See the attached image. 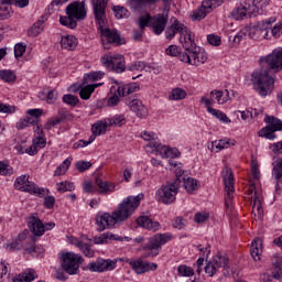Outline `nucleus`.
Masks as SVG:
<instances>
[{
  "label": "nucleus",
  "mask_w": 282,
  "mask_h": 282,
  "mask_svg": "<svg viewBox=\"0 0 282 282\" xmlns=\"http://www.w3.org/2000/svg\"><path fill=\"white\" fill-rule=\"evenodd\" d=\"M180 61H182V63H188L189 65L199 67V65H204V63L208 61V53L197 46L195 50L189 51L188 53L180 54Z\"/></svg>",
  "instance_id": "9d476101"
},
{
  "label": "nucleus",
  "mask_w": 282,
  "mask_h": 282,
  "mask_svg": "<svg viewBox=\"0 0 282 282\" xmlns=\"http://www.w3.org/2000/svg\"><path fill=\"white\" fill-rule=\"evenodd\" d=\"M208 113H210L212 116L220 120V122H224L225 124H228L230 122V118H228L226 113L221 112V110L212 108L209 109Z\"/></svg>",
  "instance_id": "c03bdc74"
},
{
  "label": "nucleus",
  "mask_w": 282,
  "mask_h": 282,
  "mask_svg": "<svg viewBox=\"0 0 282 282\" xmlns=\"http://www.w3.org/2000/svg\"><path fill=\"white\" fill-rule=\"evenodd\" d=\"M43 20H37L28 31L29 36H39V34H41V32H43Z\"/></svg>",
  "instance_id": "58836bf2"
},
{
  "label": "nucleus",
  "mask_w": 282,
  "mask_h": 282,
  "mask_svg": "<svg viewBox=\"0 0 282 282\" xmlns=\"http://www.w3.org/2000/svg\"><path fill=\"white\" fill-rule=\"evenodd\" d=\"M14 186L18 191H23L24 193H30L31 195H37L40 197H45L46 189L43 187H37L35 183L30 182L28 175L18 177L14 182Z\"/></svg>",
  "instance_id": "1a4fd4ad"
},
{
  "label": "nucleus",
  "mask_w": 282,
  "mask_h": 282,
  "mask_svg": "<svg viewBox=\"0 0 282 282\" xmlns=\"http://www.w3.org/2000/svg\"><path fill=\"white\" fill-rule=\"evenodd\" d=\"M240 9H242L248 17H252V14L257 13V7H254V0H241L238 4Z\"/></svg>",
  "instance_id": "f704fd0d"
},
{
  "label": "nucleus",
  "mask_w": 282,
  "mask_h": 282,
  "mask_svg": "<svg viewBox=\"0 0 282 282\" xmlns=\"http://www.w3.org/2000/svg\"><path fill=\"white\" fill-rule=\"evenodd\" d=\"M207 42L209 45H214V47H219L221 45V37L216 34H209L207 35Z\"/></svg>",
  "instance_id": "e2e57ef3"
},
{
  "label": "nucleus",
  "mask_w": 282,
  "mask_h": 282,
  "mask_svg": "<svg viewBox=\"0 0 282 282\" xmlns=\"http://www.w3.org/2000/svg\"><path fill=\"white\" fill-rule=\"evenodd\" d=\"M166 54L167 56H177L180 59V54H184L182 52H180V47H177V45L172 44L166 48Z\"/></svg>",
  "instance_id": "69168bd1"
},
{
  "label": "nucleus",
  "mask_w": 282,
  "mask_h": 282,
  "mask_svg": "<svg viewBox=\"0 0 282 282\" xmlns=\"http://www.w3.org/2000/svg\"><path fill=\"white\" fill-rule=\"evenodd\" d=\"M61 259V268H63L66 274L69 275L78 274V270H80V263L85 261L83 256L76 254L74 252L63 253Z\"/></svg>",
  "instance_id": "0eeeda50"
},
{
  "label": "nucleus",
  "mask_w": 282,
  "mask_h": 282,
  "mask_svg": "<svg viewBox=\"0 0 282 282\" xmlns=\"http://www.w3.org/2000/svg\"><path fill=\"white\" fill-rule=\"evenodd\" d=\"M253 6L256 8V12H259V10H265L268 6H270V0H253Z\"/></svg>",
  "instance_id": "0e129e2a"
},
{
  "label": "nucleus",
  "mask_w": 282,
  "mask_h": 282,
  "mask_svg": "<svg viewBox=\"0 0 282 282\" xmlns=\"http://www.w3.org/2000/svg\"><path fill=\"white\" fill-rule=\"evenodd\" d=\"M28 227L34 237H43L45 230H53L56 224L51 221L43 225V221H41L39 217L31 216L28 218Z\"/></svg>",
  "instance_id": "ddd939ff"
},
{
  "label": "nucleus",
  "mask_w": 282,
  "mask_h": 282,
  "mask_svg": "<svg viewBox=\"0 0 282 282\" xmlns=\"http://www.w3.org/2000/svg\"><path fill=\"white\" fill-rule=\"evenodd\" d=\"M170 171H174L176 177L175 180H180L182 175H184V170L182 169V163L177 164L173 161H170Z\"/></svg>",
  "instance_id": "603ef678"
},
{
  "label": "nucleus",
  "mask_w": 282,
  "mask_h": 282,
  "mask_svg": "<svg viewBox=\"0 0 282 282\" xmlns=\"http://www.w3.org/2000/svg\"><path fill=\"white\" fill-rule=\"evenodd\" d=\"M130 265L137 274H144L145 272H151V270H158V263L148 262L142 259L131 261Z\"/></svg>",
  "instance_id": "412c9836"
},
{
  "label": "nucleus",
  "mask_w": 282,
  "mask_h": 282,
  "mask_svg": "<svg viewBox=\"0 0 282 282\" xmlns=\"http://www.w3.org/2000/svg\"><path fill=\"white\" fill-rule=\"evenodd\" d=\"M93 91H94V87H91L90 85H87L84 88H82L79 91V96L82 100H89V98H91Z\"/></svg>",
  "instance_id": "4d7b16f0"
},
{
  "label": "nucleus",
  "mask_w": 282,
  "mask_h": 282,
  "mask_svg": "<svg viewBox=\"0 0 282 282\" xmlns=\"http://www.w3.org/2000/svg\"><path fill=\"white\" fill-rule=\"evenodd\" d=\"M186 98V90L175 88L170 93V100H184Z\"/></svg>",
  "instance_id": "49530a36"
},
{
  "label": "nucleus",
  "mask_w": 282,
  "mask_h": 282,
  "mask_svg": "<svg viewBox=\"0 0 282 282\" xmlns=\"http://www.w3.org/2000/svg\"><path fill=\"white\" fill-rule=\"evenodd\" d=\"M63 102H65V105H69L70 107H76L79 102V99L75 95H64Z\"/></svg>",
  "instance_id": "13d9d810"
},
{
  "label": "nucleus",
  "mask_w": 282,
  "mask_h": 282,
  "mask_svg": "<svg viewBox=\"0 0 282 282\" xmlns=\"http://www.w3.org/2000/svg\"><path fill=\"white\" fill-rule=\"evenodd\" d=\"M229 262L230 260L228 259V257L218 253L213 258L212 261L206 264L205 272L209 276H215L217 274V270H219V268H224V275L226 276L228 275V270L230 269V267L228 265Z\"/></svg>",
  "instance_id": "9b49d317"
},
{
  "label": "nucleus",
  "mask_w": 282,
  "mask_h": 282,
  "mask_svg": "<svg viewBox=\"0 0 282 282\" xmlns=\"http://www.w3.org/2000/svg\"><path fill=\"white\" fill-rule=\"evenodd\" d=\"M172 24L166 29L165 31V37L171 40L175 37V34H184L188 28L184 25V23L180 22V20L172 18L171 19Z\"/></svg>",
  "instance_id": "4be33fe9"
},
{
  "label": "nucleus",
  "mask_w": 282,
  "mask_h": 282,
  "mask_svg": "<svg viewBox=\"0 0 282 282\" xmlns=\"http://www.w3.org/2000/svg\"><path fill=\"white\" fill-rule=\"evenodd\" d=\"M66 14L59 18L61 25L69 30H76L78 23L76 21H85L87 19V10L85 2L75 1L66 7Z\"/></svg>",
  "instance_id": "39448f33"
},
{
  "label": "nucleus",
  "mask_w": 282,
  "mask_h": 282,
  "mask_svg": "<svg viewBox=\"0 0 282 282\" xmlns=\"http://www.w3.org/2000/svg\"><path fill=\"white\" fill-rule=\"evenodd\" d=\"M223 180L225 184V206L226 208H230V204L235 197V175L232 174V170L230 167H224L223 170Z\"/></svg>",
  "instance_id": "f8f14e48"
},
{
  "label": "nucleus",
  "mask_w": 282,
  "mask_h": 282,
  "mask_svg": "<svg viewBox=\"0 0 282 282\" xmlns=\"http://www.w3.org/2000/svg\"><path fill=\"white\" fill-rule=\"evenodd\" d=\"M57 191L59 193H67L74 191V183H69L67 181L57 183Z\"/></svg>",
  "instance_id": "6e6d98bb"
},
{
  "label": "nucleus",
  "mask_w": 282,
  "mask_h": 282,
  "mask_svg": "<svg viewBox=\"0 0 282 282\" xmlns=\"http://www.w3.org/2000/svg\"><path fill=\"white\" fill-rule=\"evenodd\" d=\"M261 252H263V243L260 238H256L251 242V251L250 254L253 261H261Z\"/></svg>",
  "instance_id": "a878e982"
},
{
  "label": "nucleus",
  "mask_w": 282,
  "mask_h": 282,
  "mask_svg": "<svg viewBox=\"0 0 282 282\" xmlns=\"http://www.w3.org/2000/svg\"><path fill=\"white\" fill-rule=\"evenodd\" d=\"M129 72H143L147 69V63L144 62H134L128 66Z\"/></svg>",
  "instance_id": "bf43d9fd"
},
{
  "label": "nucleus",
  "mask_w": 282,
  "mask_h": 282,
  "mask_svg": "<svg viewBox=\"0 0 282 282\" xmlns=\"http://www.w3.org/2000/svg\"><path fill=\"white\" fill-rule=\"evenodd\" d=\"M0 175H12V166L3 161H0Z\"/></svg>",
  "instance_id": "338daca9"
},
{
  "label": "nucleus",
  "mask_w": 282,
  "mask_h": 282,
  "mask_svg": "<svg viewBox=\"0 0 282 282\" xmlns=\"http://www.w3.org/2000/svg\"><path fill=\"white\" fill-rule=\"evenodd\" d=\"M140 89V86H138V84H127V85H122L119 86L117 88V94L118 96H130V94H135V91H138Z\"/></svg>",
  "instance_id": "c756f323"
},
{
  "label": "nucleus",
  "mask_w": 282,
  "mask_h": 282,
  "mask_svg": "<svg viewBox=\"0 0 282 282\" xmlns=\"http://www.w3.org/2000/svg\"><path fill=\"white\" fill-rule=\"evenodd\" d=\"M69 166H72V160L66 159L61 165L57 166V169L54 172V175L55 176L65 175Z\"/></svg>",
  "instance_id": "37998d69"
},
{
  "label": "nucleus",
  "mask_w": 282,
  "mask_h": 282,
  "mask_svg": "<svg viewBox=\"0 0 282 282\" xmlns=\"http://www.w3.org/2000/svg\"><path fill=\"white\" fill-rule=\"evenodd\" d=\"M226 96H224L223 90H212L210 96H215L218 105H226L227 100H230V93L228 89L225 90Z\"/></svg>",
  "instance_id": "4c0bfd02"
},
{
  "label": "nucleus",
  "mask_w": 282,
  "mask_h": 282,
  "mask_svg": "<svg viewBox=\"0 0 282 282\" xmlns=\"http://www.w3.org/2000/svg\"><path fill=\"white\" fill-rule=\"evenodd\" d=\"M184 180V186L185 191L187 193H193V191H197L199 188V182L193 177L183 178Z\"/></svg>",
  "instance_id": "a19ab883"
},
{
  "label": "nucleus",
  "mask_w": 282,
  "mask_h": 282,
  "mask_svg": "<svg viewBox=\"0 0 282 282\" xmlns=\"http://www.w3.org/2000/svg\"><path fill=\"white\" fill-rule=\"evenodd\" d=\"M61 45L64 50L74 51L78 45V39L74 35H65L61 40Z\"/></svg>",
  "instance_id": "cd10ccee"
},
{
  "label": "nucleus",
  "mask_w": 282,
  "mask_h": 282,
  "mask_svg": "<svg viewBox=\"0 0 282 282\" xmlns=\"http://www.w3.org/2000/svg\"><path fill=\"white\" fill-rule=\"evenodd\" d=\"M253 219H263V206L261 205V200L256 196L252 203V213Z\"/></svg>",
  "instance_id": "473e14b6"
},
{
  "label": "nucleus",
  "mask_w": 282,
  "mask_h": 282,
  "mask_svg": "<svg viewBox=\"0 0 282 282\" xmlns=\"http://www.w3.org/2000/svg\"><path fill=\"white\" fill-rule=\"evenodd\" d=\"M116 19H127L129 17V10L124 7L116 6L112 8Z\"/></svg>",
  "instance_id": "8fccbe9b"
},
{
  "label": "nucleus",
  "mask_w": 282,
  "mask_h": 282,
  "mask_svg": "<svg viewBox=\"0 0 282 282\" xmlns=\"http://www.w3.org/2000/svg\"><path fill=\"white\" fill-rule=\"evenodd\" d=\"M165 4H171L173 0H162ZM128 3L132 10H142L144 6H153L158 3V0H128Z\"/></svg>",
  "instance_id": "393cba45"
},
{
  "label": "nucleus",
  "mask_w": 282,
  "mask_h": 282,
  "mask_svg": "<svg viewBox=\"0 0 282 282\" xmlns=\"http://www.w3.org/2000/svg\"><path fill=\"white\" fill-rule=\"evenodd\" d=\"M126 105L135 113L137 118H147L149 116V109L140 99H127Z\"/></svg>",
  "instance_id": "6ab92c4d"
},
{
  "label": "nucleus",
  "mask_w": 282,
  "mask_h": 282,
  "mask_svg": "<svg viewBox=\"0 0 282 282\" xmlns=\"http://www.w3.org/2000/svg\"><path fill=\"white\" fill-rule=\"evenodd\" d=\"M25 50H26V46L21 44V43H18L14 45V56L15 58H21V56H23V54H25Z\"/></svg>",
  "instance_id": "774afa93"
},
{
  "label": "nucleus",
  "mask_w": 282,
  "mask_h": 282,
  "mask_svg": "<svg viewBox=\"0 0 282 282\" xmlns=\"http://www.w3.org/2000/svg\"><path fill=\"white\" fill-rule=\"evenodd\" d=\"M229 17H231V19H235L236 21H242V19H246L248 14L238 4L237 8L230 12Z\"/></svg>",
  "instance_id": "a18cd8bd"
},
{
  "label": "nucleus",
  "mask_w": 282,
  "mask_h": 282,
  "mask_svg": "<svg viewBox=\"0 0 282 282\" xmlns=\"http://www.w3.org/2000/svg\"><path fill=\"white\" fill-rule=\"evenodd\" d=\"M80 252H83L84 256L88 257L89 259H91V257H94V254H96V251H94V249H91V245L84 242L83 247H80Z\"/></svg>",
  "instance_id": "052dcab7"
},
{
  "label": "nucleus",
  "mask_w": 282,
  "mask_h": 282,
  "mask_svg": "<svg viewBox=\"0 0 282 282\" xmlns=\"http://www.w3.org/2000/svg\"><path fill=\"white\" fill-rule=\"evenodd\" d=\"M36 237H39V236H34V234H32V235H29V238L28 239H31V243H26L25 246H24V250H25V252H29V254H32V252H36Z\"/></svg>",
  "instance_id": "864d4df0"
},
{
  "label": "nucleus",
  "mask_w": 282,
  "mask_h": 282,
  "mask_svg": "<svg viewBox=\"0 0 282 282\" xmlns=\"http://www.w3.org/2000/svg\"><path fill=\"white\" fill-rule=\"evenodd\" d=\"M169 23V14L159 13L151 19L150 28L154 34L160 35L164 30H166V24Z\"/></svg>",
  "instance_id": "f3484780"
},
{
  "label": "nucleus",
  "mask_w": 282,
  "mask_h": 282,
  "mask_svg": "<svg viewBox=\"0 0 282 282\" xmlns=\"http://www.w3.org/2000/svg\"><path fill=\"white\" fill-rule=\"evenodd\" d=\"M1 6H15L17 8H26L30 0H0Z\"/></svg>",
  "instance_id": "79ce46f5"
},
{
  "label": "nucleus",
  "mask_w": 282,
  "mask_h": 282,
  "mask_svg": "<svg viewBox=\"0 0 282 282\" xmlns=\"http://www.w3.org/2000/svg\"><path fill=\"white\" fill-rule=\"evenodd\" d=\"M272 265L274 267L272 275L270 273H264L262 275L263 282H270L272 279H276L278 281L282 282V257L279 254H275L271 259Z\"/></svg>",
  "instance_id": "2eb2a0df"
},
{
  "label": "nucleus",
  "mask_w": 282,
  "mask_h": 282,
  "mask_svg": "<svg viewBox=\"0 0 282 282\" xmlns=\"http://www.w3.org/2000/svg\"><path fill=\"white\" fill-rule=\"evenodd\" d=\"M34 279H39V274L34 269H28L22 274L13 279V282H32Z\"/></svg>",
  "instance_id": "c85d7f7f"
},
{
  "label": "nucleus",
  "mask_w": 282,
  "mask_h": 282,
  "mask_svg": "<svg viewBox=\"0 0 282 282\" xmlns=\"http://www.w3.org/2000/svg\"><path fill=\"white\" fill-rule=\"evenodd\" d=\"M30 237V230L24 229L21 234H19L18 238L12 240L11 242H8L6 245V250L8 252H14L17 250H23L25 248V239Z\"/></svg>",
  "instance_id": "aec40b11"
},
{
  "label": "nucleus",
  "mask_w": 282,
  "mask_h": 282,
  "mask_svg": "<svg viewBox=\"0 0 282 282\" xmlns=\"http://www.w3.org/2000/svg\"><path fill=\"white\" fill-rule=\"evenodd\" d=\"M171 239L173 238L169 234H159L150 238V245L147 247L148 252L143 253L142 258L148 259V257H158L162 246H164V243H169Z\"/></svg>",
  "instance_id": "6e6552de"
},
{
  "label": "nucleus",
  "mask_w": 282,
  "mask_h": 282,
  "mask_svg": "<svg viewBox=\"0 0 282 282\" xmlns=\"http://www.w3.org/2000/svg\"><path fill=\"white\" fill-rule=\"evenodd\" d=\"M148 147H150L152 151H156V153H161L163 158L174 159V158H180V155H182V153H180V150H177L176 148L164 147L160 144L158 141L151 142Z\"/></svg>",
  "instance_id": "a211bd4d"
},
{
  "label": "nucleus",
  "mask_w": 282,
  "mask_h": 282,
  "mask_svg": "<svg viewBox=\"0 0 282 282\" xmlns=\"http://www.w3.org/2000/svg\"><path fill=\"white\" fill-rule=\"evenodd\" d=\"M180 43L187 53L193 52V50H197V44H195V34H193L188 29L180 36Z\"/></svg>",
  "instance_id": "5701e85b"
},
{
  "label": "nucleus",
  "mask_w": 282,
  "mask_h": 282,
  "mask_svg": "<svg viewBox=\"0 0 282 282\" xmlns=\"http://www.w3.org/2000/svg\"><path fill=\"white\" fill-rule=\"evenodd\" d=\"M117 262L113 260L98 259L87 264V270L90 272H107L109 270H116Z\"/></svg>",
  "instance_id": "dca6fc26"
},
{
  "label": "nucleus",
  "mask_w": 282,
  "mask_h": 282,
  "mask_svg": "<svg viewBox=\"0 0 282 282\" xmlns=\"http://www.w3.org/2000/svg\"><path fill=\"white\" fill-rule=\"evenodd\" d=\"M182 184V178H174L173 181L167 182L165 185L156 192V197L162 204H173L175 196L180 193V186Z\"/></svg>",
  "instance_id": "423d86ee"
},
{
  "label": "nucleus",
  "mask_w": 282,
  "mask_h": 282,
  "mask_svg": "<svg viewBox=\"0 0 282 282\" xmlns=\"http://www.w3.org/2000/svg\"><path fill=\"white\" fill-rule=\"evenodd\" d=\"M177 273L180 276H193L195 274V270L186 264H181L177 267Z\"/></svg>",
  "instance_id": "de8ad7c7"
},
{
  "label": "nucleus",
  "mask_w": 282,
  "mask_h": 282,
  "mask_svg": "<svg viewBox=\"0 0 282 282\" xmlns=\"http://www.w3.org/2000/svg\"><path fill=\"white\" fill-rule=\"evenodd\" d=\"M30 124H33L39 127L41 126V123H39V120L32 118V117H25L23 119H20L18 122H17V129H19V131L23 130V129H26V127H29Z\"/></svg>",
  "instance_id": "c9c22d12"
},
{
  "label": "nucleus",
  "mask_w": 282,
  "mask_h": 282,
  "mask_svg": "<svg viewBox=\"0 0 282 282\" xmlns=\"http://www.w3.org/2000/svg\"><path fill=\"white\" fill-rule=\"evenodd\" d=\"M264 122L268 124L263 127L259 132V138H265V140H276V131H282L281 119L274 116H265ZM271 151L274 153H282V141L270 145Z\"/></svg>",
  "instance_id": "20e7f679"
},
{
  "label": "nucleus",
  "mask_w": 282,
  "mask_h": 282,
  "mask_svg": "<svg viewBox=\"0 0 282 282\" xmlns=\"http://www.w3.org/2000/svg\"><path fill=\"white\" fill-rule=\"evenodd\" d=\"M95 184L100 188L99 193L101 195H107V193H113L116 191V185L113 183L102 181L100 177H96Z\"/></svg>",
  "instance_id": "bb28decb"
},
{
  "label": "nucleus",
  "mask_w": 282,
  "mask_h": 282,
  "mask_svg": "<svg viewBox=\"0 0 282 282\" xmlns=\"http://www.w3.org/2000/svg\"><path fill=\"white\" fill-rule=\"evenodd\" d=\"M14 14L12 7L10 6H2L0 7V19L1 21H6V19H10Z\"/></svg>",
  "instance_id": "3c124183"
},
{
  "label": "nucleus",
  "mask_w": 282,
  "mask_h": 282,
  "mask_svg": "<svg viewBox=\"0 0 282 282\" xmlns=\"http://www.w3.org/2000/svg\"><path fill=\"white\" fill-rule=\"evenodd\" d=\"M77 171H79V173H85V171H89V169H91V162L89 161H78L75 164Z\"/></svg>",
  "instance_id": "680f3d73"
},
{
  "label": "nucleus",
  "mask_w": 282,
  "mask_h": 282,
  "mask_svg": "<svg viewBox=\"0 0 282 282\" xmlns=\"http://www.w3.org/2000/svg\"><path fill=\"white\" fill-rule=\"evenodd\" d=\"M108 124L109 127H122L127 124V118H124V115H115L108 119Z\"/></svg>",
  "instance_id": "ea45409f"
},
{
  "label": "nucleus",
  "mask_w": 282,
  "mask_h": 282,
  "mask_svg": "<svg viewBox=\"0 0 282 282\" xmlns=\"http://www.w3.org/2000/svg\"><path fill=\"white\" fill-rule=\"evenodd\" d=\"M107 127H109L108 119L106 121H97L93 124L91 131L95 135H102V133H107Z\"/></svg>",
  "instance_id": "e433bc0d"
},
{
  "label": "nucleus",
  "mask_w": 282,
  "mask_h": 282,
  "mask_svg": "<svg viewBox=\"0 0 282 282\" xmlns=\"http://www.w3.org/2000/svg\"><path fill=\"white\" fill-rule=\"evenodd\" d=\"M137 224L141 228L152 230L153 232H158V230H160L161 228L160 223L154 221L153 219L149 218V216H140L139 218H137Z\"/></svg>",
  "instance_id": "b1692460"
},
{
  "label": "nucleus",
  "mask_w": 282,
  "mask_h": 282,
  "mask_svg": "<svg viewBox=\"0 0 282 282\" xmlns=\"http://www.w3.org/2000/svg\"><path fill=\"white\" fill-rule=\"evenodd\" d=\"M0 78L4 80V83H14L17 75L12 70H0Z\"/></svg>",
  "instance_id": "09e8293b"
},
{
  "label": "nucleus",
  "mask_w": 282,
  "mask_h": 282,
  "mask_svg": "<svg viewBox=\"0 0 282 282\" xmlns=\"http://www.w3.org/2000/svg\"><path fill=\"white\" fill-rule=\"evenodd\" d=\"M36 137L33 140V144L39 149H45L47 145V140L45 139V132L41 129V126H37L35 129Z\"/></svg>",
  "instance_id": "7c9ffc66"
},
{
  "label": "nucleus",
  "mask_w": 282,
  "mask_h": 282,
  "mask_svg": "<svg viewBox=\"0 0 282 282\" xmlns=\"http://www.w3.org/2000/svg\"><path fill=\"white\" fill-rule=\"evenodd\" d=\"M208 12H210V6H200L197 10L193 11L192 21H202L206 19Z\"/></svg>",
  "instance_id": "72a5a7b5"
},
{
  "label": "nucleus",
  "mask_w": 282,
  "mask_h": 282,
  "mask_svg": "<svg viewBox=\"0 0 282 282\" xmlns=\"http://www.w3.org/2000/svg\"><path fill=\"white\" fill-rule=\"evenodd\" d=\"M101 65L108 69L110 68L116 74H122V72L127 69V65L124 64V56L122 55L101 57Z\"/></svg>",
  "instance_id": "4468645a"
},
{
  "label": "nucleus",
  "mask_w": 282,
  "mask_h": 282,
  "mask_svg": "<svg viewBox=\"0 0 282 282\" xmlns=\"http://www.w3.org/2000/svg\"><path fill=\"white\" fill-rule=\"evenodd\" d=\"M260 65L261 68L256 69L251 74V83L257 94L265 98L274 89V78L270 76V73L274 72L278 74L282 69V47L275 48L271 54L260 57Z\"/></svg>",
  "instance_id": "f257e3e1"
},
{
  "label": "nucleus",
  "mask_w": 282,
  "mask_h": 282,
  "mask_svg": "<svg viewBox=\"0 0 282 282\" xmlns=\"http://www.w3.org/2000/svg\"><path fill=\"white\" fill-rule=\"evenodd\" d=\"M144 199V194H139L137 196H128L118 206V208L109 213L97 214L95 221L97 224L98 232H105V230L112 228L116 224L127 221L135 210L140 207V202Z\"/></svg>",
  "instance_id": "f03ea898"
},
{
  "label": "nucleus",
  "mask_w": 282,
  "mask_h": 282,
  "mask_svg": "<svg viewBox=\"0 0 282 282\" xmlns=\"http://www.w3.org/2000/svg\"><path fill=\"white\" fill-rule=\"evenodd\" d=\"M272 23H276V18L272 17L267 20H262V21L258 22L257 28H258L259 32H261L263 34V39H269L268 30H270V25H272Z\"/></svg>",
  "instance_id": "2f4dec72"
},
{
  "label": "nucleus",
  "mask_w": 282,
  "mask_h": 282,
  "mask_svg": "<svg viewBox=\"0 0 282 282\" xmlns=\"http://www.w3.org/2000/svg\"><path fill=\"white\" fill-rule=\"evenodd\" d=\"M151 19H153V17H151V14H147V17L142 15L138 19V25L140 28V30H144V28L149 26L151 28Z\"/></svg>",
  "instance_id": "5fc2aeb1"
},
{
  "label": "nucleus",
  "mask_w": 282,
  "mask_h": 282,
  "mask_svg": "<svg viewBox=\"0 0 282 282\" xmlns=\"http://www.w3.org/2000/svg\"><path fill=\"white\" fill-rule=\"evenodd\" d=\"M93 12L96 23L99 25L101 32V41L104 43L105 50H109V45H124V40L120 39V33L118 31H111L107 26V3L109 0H91Z\"/></svg>",
  "instance_id": "7ed1b4c3"
}]
</instances>
